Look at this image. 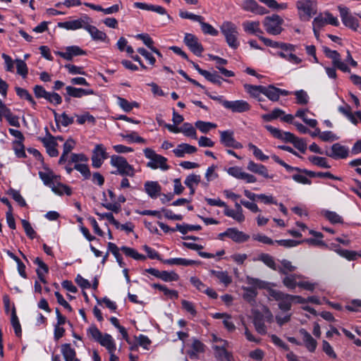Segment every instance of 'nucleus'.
<instances>
[{
	"label": "nucleus",
	"instance_id": "1",
	"mask_svg": "<svg viewBox=\"0 0 361 361\" xmlns=\"http://www.w3.org/2000/svg\"><path fill=\"white\" fill-rule=\"evenodd\" d=\"M87 334L93 340L104 347L109 353H115L116 350V343L110 334H103L94 325H92L87 329Z\"/></svg>",
	"mask_w": 361,
	"mask_h": 361
},
{
	"label": "nucleus",
	"instance_id": "2",
	"mask_svg": "<svg viewBox=\"0 0 361 361\" xmlns=\"http://www.w3.org/2000/svg\"><path fill=\"white\" fill-rule=\"evenodd\" d=\"M110 164L116 169L111 172L112 174L129 177H133L135 175L136 171L133 166L130 165L122 156L116 154L111 156Z\"/></svg>",
	"mask_w": 361,
	"mask_h": 361
},
{
	"label": "nucleus",
	"instance_id": "3",
	"mask_svg": "<svg viewBox=\"0 0 361 361\" xmlns=\"http://www.w3.org/2000/svg\"><path fill=\"white\" fill-rule=\"evenodd\" d=\"M212 99L219 102L226 109L233 113H243L250 111L251 106L245 100L228 101L223 99L222 96H212L209 92H205Z\"/></svg>",
	"mask_w": 361,
	"mask_h": 361
},
{
	"label": "nucleus",
	"instance_id": "4",
	"mask_svg": "<svg viewBox=\"0 0 361 361\" xmlns=\"http://www.w3.org/2000/svg\"><path fill=\"white\" fill-rule=\"evenodd\" d=\"M220 29L228 46L233 49H237L240 44L238 40V32L236 25L230 21H225Z\"/></svg>",
	"mask_w": 361,
	"mask_h": 361
},
{
	"label": "nucleus",
	"instance_id": "5",
	"mask_svg": "<svg viewBox=\"0 0 361 361\" xmlns=\"http://www.w3.org/2000/svg\"><path fill=\"white\" fill-rule=\"evenodd\" d=\"M144 154L146 158L149 159V161L147 164V167L152 169H160L163 171H166L169 169L166 164L167 159L157 154L153 149L146 148L144 149Z\"/></svg>",
	"mask_w": 361,
	"mask_h": 361
},
{
	"label": "nucleus",
	"instance_id": "6",
	"mask_svg": "<svg viewBox=\"0 0 361 361\" xmlns=\"http://www.w3.org/2000/svg\"><path fill=\"white\" fill-rule=\"evenodd\" d=\"M296 8L302 20H309L317 11V4L312 0H298L296 2Z\"/></svg>",
	"mask_w": 361,
	"mask_h": 361
},
{
	"label": "nucleus",
	"instance_id": "7",
	"mask_svg": "<svg viewBox=\"0 0 361 361\" xmlns=\"http://www.w3.org/2000/svg\"><path fill=\"white\" fill-rule=\"evenodd\" d=\"M283 20L276 14L267 16L263 20V25L267 33L273 35H279L283 28L281 27Z\"/></svg>",
	"mask_w": 361,
	"mask_h": 361
},
{
	"label": "nucleus",
	"instance_id": "8",
	"mask_svg": "<svg viewBox=\"0 0 361 361\" xmlns=\"http://www.w3.org/2000/svg\"><path fill=\"white\" fill-rule=\"evenodd\" d=\"M269 295L279 301V307L283 312L289 311L292 307V295L277 290H270Z\"/></svg>",
	"mask_w": 361,
	"mask_h": 361
},
{
	"label": "nucleus",
	"instance_id": "9",
	"mask_svg": "<svg viewBox=\"0 0 361 361\" xmlns=\"http://www.w3.org/2000/svg\"><path fill=\"white\" fill-rule=\"evenodd\" d=\"M324 154L334 159H346L349 155V149L348 147L337 142L334 144L331 148L326 149Z\"/></svg>",
	"mask_w": 361,
	"mask_h": 361
},
{
	"label": "nucleus",
	"instance_id": "10",
	"mask_svg": "<svg viewBox=\"0 0 361 361\" xmlns=\"http://www.w3.org/2000/svg\"><path fill=\"white\" fill-rule=\"evenodd\" d=\"M107 158L108 154L104 146L102 144L96 145L91 157L92 166L96 169L100 168Z\"/></svg>",
	"mask_w": 361,
	"mask_h": 361
},
{
	"label": "nucleus",
	"instance_id": "11",
	"mask_svg": "<svg viewBox=\"0 0 361 361\" xmlns=\"http://www.w3.org/2000/svg\"><path fill=\"white\" fill-rule=\"evenodd\" d=\"M324 52L328 58L332 59V63L334 67L345 73L350 72V69L346 63L341 61V55L337 51L331 50L328 47H324Z\"/></svg>",
	"mask_w": 361,
	"mask_h": 361
},
{
	"label": "nucleus",
	"instance_id": "12",
	"mask_svg": "<svg viewBox=\"0 0 361 361\" xmlns=\"http://www.w3.org/2000/svg\"><path fill=\"white\" fill-rule=\"evenodd\" d=\"M338 10L343 23L346 27L356 31L359 26L357 19L350 13L349 9L346 7L338 6Z\"/></svg>",
	"mask_w": 361,
	"mask_h": 361
},
{
	"label": "nucleus",
	"instance_id": "13",
	"mask_svg": "<svg viewBox=\"0 0 361 361\" xmlns=\"http://www.w3.org/2000/svg\"><path fill=\"white\" fill-rule=\"evenodd\" d=\"M220 142L227 147H232L234 149H241L243 145L240 142L235 140L234 137V133L232 130L219 131Z\"/></svg>",
	"mask_w": 361,
	"mask_h": 361
},
{
	"label": "nucleus",
	"instance_id": "14",
	"mask_svg": "<svg viewBox=\"0 0 361 361\" xmlns=\"http://www.w3.org/2000/svg\"><path fill=\"white\" fill-rule=\"evenodd\" d=\"M90 22V18L87 16H84L79 19L59 23L58 26L66 30H75L80 28L85 29L87 23Z\"/></svg>",
	"mask_w": 361,
	"mask_h": 361
},
{
	"label": "nucleus",
	"instance_id": "15",
	"mask_svg": "<svg viewBox=\"0 0 361 361\" xmlns=\"http://www.w3.org/2000/svg\"><path fill=\"white\" fill-rule=\"evenodd\" d=\"M240 6L244 11L255 15L262 16L269 13L267 8L260 6L255 0H244Z\"/></svg>",
	"mask_w": 361,
	"mask_h": 361
},
{
	"label": "nucleus",
	"instance_id": "16",
	"mask_svg": "<svg viewBox=\"0 0 361 361\" xmlns=\"http://www.w3.org/2000/svg\"><path fill=\"white\" fill-rule=\"evenodd\" d=\"M219 236L221 238L224 236L228 237L238 243H244L250 238L249 235L235 228H227L225 232L220 233Z\"/></svg>",
	"mask_w": 361,
	"mask_h": 361
},
{
	"label": "nucleus",
	"instance_id": "17",
	"mask_svg": "<svg viewBox=\"0 0 361 361\" xmlns=\"http://www.w3.org/2000/svg\"><path fill=\"white\" fill-rule=\"evenodd\" d=\"M184 42L196 56H201L203 52V47L198 42V39L194 35L186 33L184 37Z\"/></svg>",
	"mask_w": 361,
	"mask_h": 361
},
{
	"label": "nucleus",
	"instance_id": "18",
	"mask_svg": "<svg viewBox=\"0 0 361 361\" xmlns=\"http://www.w3.org/2000/svg\"><path fill=\"white\" fill-rule=\"evenodd\" d=\"M265 128L276 138L280 139L281 140L291 142L295 138V136L289 132H284L279 128H274L271 126L267 125L265 126Z\"/></svg>",
	"mask_w": 361,
	"mask_h": 361
},
{
	"label": "nucleus",
	"instance_id": "19",
	"mask_svg": "<svg viewBox=\"0 0 361 361\" xmlns=\"http://www.w3.org/2000/svg\"><path fill=\"white\" fill-rule=\"evenodd\" d=\"M55 54L64 59L71 61L74 56L85 55V51L78 46H70L66 48L65 51H56Z\"/></svg>",
	"mask_w": 361,
	"mask_h": 361
},
{
	"label": "nucleus",
	"instance_id": "20",
	"mask_svg": "<svg viewBox=\"0 0 361 361\" xmlns=\"http://www.w3.org/2000/svg\"><path fill=\"white\" fill-rule=\"evenodd\" d=\"M247 169L265 178H272L274 177V175H269V171L265 166L261 164H257L252 160L249 161Z\"/></svg>",
	"mask_w": 361,
	"mask_h": 361
},
{
	"label": "nucleus",
	"instance_id": "21",
	"mask_svg": "<svg viewBox=\"0 0 361 361\" xmlns=\"http://www.w3.org/2000/svg\"><path fill=\"white\" fill-rule=\"evenodd\" d=\"M300 334L302 337L305 347L310 352H314L317 346V341L305 329H300Z\"/></svg>",
	"mask_w": 361,
	"mask_h": 361
},
{
	"label": "nucleus",
	"instance_id": "22",
	"mask_svg": "<svg viewBox=\"0 0 361 361\" xmlns=\"http://www.w3.org/2000/svg\"><path fill=\"white\" fill-rule=\"evenodd\" d=\"M67 94L75 98H81L83 96L94 94V91L92 89H82L67 86L66 87Z\"/></svg>",
	"mask_w": 361,
	"mask_h": 361
},
{
	"label": "nucleus",
	"instance_id": "23",
	"mask_svg": "<svg viewBox=\"0 0 361 361\" xmlns=\"http://www.w3.org/2000/svg\"><path fill=\"white\" fill-rule=\"evenodd\" d=\"M145 190L152 199H156L160 195L161 188L157 181H147L145 183Z\"/></svg>",
	"mask_w": 361,
	"mask_h": 361
},
{
	"label": "nucleus",
	"instance_id": "24",
	"mask_svg": "<svg viewBox=\"0 0 361 361\" xmlns=\"http://www.w3.org/2000/svg\"><path fill=\"white\" fill-rule=\"evenodd\" d=\"M305 276L300 274H288L282 280L283 284L288 289L293 290L298 286L299 280Z\"/></svg>",
	"mask_w": 361,
	"mask_h": 361
},
{
	"label": "nucleus",
	"instance_id": "25",
	"mask_svg": "<svg viewBox=\"0 0 361 361\" xmlns=\"http://www.w3.org/2000/svg\"><path fill=\"white\" fill-rule=\"evenodd\" d=\"M34 264L37 265V268L36 269L37 274L39 281L43 283H47V281L44 278V275L48 273L49 268L48 266L42 261V259L39 257H35L33 259Z\"/></svg>",
	"mask_w": 361,
	"mask_h": 361
},
{
	"label": "nucleus",
	"instance_id": "26",
	"mask_svg": "<svg viewBox=\"0 0 361 361\" xmlns=\"http://www.w3.org/2000/svg\"><path fill=\"white\" fill-rule=\"evenodd\" d=\"M61 353L65 361H80L76 357V352L69 343L62 344L61 345Z\"/></svg>",
	"mask_w": 361,
	"mask_h": 361
},
{
	"label": "nucleus",
	"instance_id": "27",
	"mask_svg": "<svg viewBox=\"0 0 361 361\" xmlns=\"http://www.w3.org/2000/svg\"><path fill=\"white\" fill-rule=\"evenodd\" d=\"M224 343V345L218 346L215 345L214 347V355L217 360L219 361H231L233 359L232 355L228 353L224 346V344L226 343V341H221Z\"/></svg>",
	"mask_w": 361,
	"mask_h": 361
},
{
	"label": "nucleus",
	"instance_id": "28",
	"mask_svg": "<svg viewBox=\"0 0 361 361\" xmlns=\"http://www.w3.org/2000/svg\"><path fill=\"white\" fill-rule=\"evenodd\" d=\"M197 152V148L195 146L186 143H182L177 146L173 150V152L177 157H183L185 154H191Z\"/></svg>",
	"mask_w": 361,
	"mask_h": 361
},
{
	"label": "nucleus",
	"instance_id": "29",
	"mask_svg": "<svg viewBox=\"0 0 361 361\" xmlns=\"http://www.w3.org/2000/svg\"><path fill=\"white\" fill-rule=\"evenodd\" d=\"M85 30L90 33L94 40L104 41L106 38V33L98 30L95 26L90 25V23H87Z\"/></svg>",
	"mask_w": 361,
	"mask_h": 361
},
{
	"label": "nucleus",
	"instance_id": "30",
	"mask_svg": "<svg viewBox=\"0 0 361 361\" xmlns=\"http://www.w3.org/2000/svg\"><path fill=\"white\" fill-rule=\"evenodd\" d=\"M164 264L169 265L190 266L196 264V261L184 258H171L163 260Z\"/></svg>",
	"mask_w": 361,
	"mask_h": 361
},
{
	"label": "nucleus",
	"instance_id": "31",
	"mask_svg": "<svg viewBox=\"0 0 361 361\" xmlns=\"http://www.w3.org/2000/svg\"><path fill=\"white\" fill-rule=\"evenodd\" d=\"M210 273L216 276L225 286H228L232 282V278L227 271L211 270Z\"/></svg>",
	"mask_w": 361,
	"mask_h": 361
},
{
	"label": "nucleus",
	"instance_id": "32",
	"mask_svg": "<svg viewBox=\"0 0 361 361\" xmlns=\"http://www.w3.org/2000/svg\"><path fill=\"white\" fill-rule=\"evenodd\" d=\"M51 190L59 195L66 194L71 195L72 194L71 188L66 185L55 181V183L51 187Z\"/></svg>",
	"mask_w": 361,
	"mask_h": 361
},
{
	"label": "nucleus",
	"instance_id": "33",
	"mask_svg": "<svg viewBox=\"0 0 361 361\" xmlns=\"http://www.w3.org/2000/svg\"><path fill=\"white\" fill-rule=\"evenodd\" d=\"M263 94L272 102H276L279 99V88L274 85L264 86Z\"/></svg>",
	"mask_w": 361,
	"mask_h": 361
},
{
	"label": "nucleus",
	"instance_id": "34",
	"mask_svg": "<svg viewBox=\"0 0 361 361\" xmlns=\"http://www.w3.org/2000/svg\"><path fill=\"white\" fill-rule=\"evenodd\" d=\"M224 213L226 216L233 219L238 223H243L245 219L242 212L229 209L228 206L224 209Z\"/></svg>",
	"mask_w": 361,
	"mask_h": 361
},
{
	"label": "nucleus",
	"instance_id": "35",
	"mask_svg": "<svg viewBox=\"0 0 361 361\" xmlns=\"http://www.w3.org/2000/svg\"><path fill=\"white\" fill-rule=\"evenodd\" d=\"M244 87L247 92L254 98H259V97L264 92V86L262 85H252L245 84Z\"/></svg>",
	"mask_w": 361,
	"mask_h": 361
},
{
	"label": "nucleus",
	"instance_id": "36",
	"mask_svg": "<svg viewBox=\"0 0 361 361\" xmlns=\"http://www.w3.org/2000/svg\"><path fill=\"white\" fill-rule=\"evenodd\" d=\"M15 90H16V94L19 97H20L21 99H26L31 104V105L33 108H35L37 103L33 99L32 95L30 94V92L27 90L20 87H16Z\"/></svg>",
	"mask_w": 361,
	"mask_h": 361
},
{
	"label": "nucleus",
	"instance_id": "37",
	"mask_svg": "<svg viewBox=\"0 0 361 361\" xmlns=\"http://www.w3.org/2000/svg\"><path fill=\"white\" fill-rule=\"evenodd\" d=\"M257 260L264 262L269 268L277 270V266L274 258L269 254L262 253L258 255Z\"/></svg>",
	"mask_w": 361,
	"mask_h": 361
},
{
	"label": "nucleus",
	"instance_id": "38",
	"mask_svg": "<svg viewBox=\"0 0 361 361\" xmlns=\"http://www.w3.org/2000/svg\"><path fill=\"white\" fill-rule=\"evenodd\" d=\"M121 250L123 252V253L128 256L133 258L136 260H145L146 257L142 254L138 253L135 249L128 247L126 246H123L121 247Z\"/></svg>",
	"mask_w": 361,
	"mask_h": 361
},
{
	"label": "nucleus",
	"instance_id": "39",
	"mask_svg": "<svg viewBox=\"0 0 361 361\" xmlns=\"http://www.w3.org/2000/svg\"><path fill=\"white\" fill-rule=\"evenodd\" d=\"M180 133H183L187 137L197 139L196 130L190 123H184L183 125L180 127Z\"/></svg>",
	"mask_w": 361,
	"mask_h": 361
},
{
	"label": "nucleus",
	"instance_id": "40",
	"mask_svg": "<svg viewBox=\"0 0 361 361\" xmlns=\"http://www.w3.org/2000/svg\"><path fill=\"white\" fill-rule=\"evenodd\" d=\"M39 176L42 180L43 181L44 184L49 186V188L51 187V185L55 183L56 181V176L53 174L52 172H39Z\"/></svg>",
	"mask_w": 361,
	"mask_h": 361
},
{
	"label": "nucleus",
	"instance_id": "41",
	"mask_svg": "<svg viewBox=\"0 0 361 361\" xmlns=\"http://www.w3.org/2000/svg\"><path fill=\"white\" fill-rule=\"evenodd\" d=\"M309 161L314 165L324 169H329L331 166L328 164L327 160L324 157L310 156L308 157Z\"/></svg>",
	"mask_w": 361,
	"mask_h": 361
},
{
	"label": "nucleus",
	"instance_id": "42",
	"mask_svg": "<svg viewBox=\"0 0 361 361\" xmlns=\"http://www.w3.org/2000/svg\"><path fill=\"white\" fill-rule=\"evenodd\" d=\"M192 347V350L188 353L191 359L196 358L197 353L204 352V345L197 339L193 341Z\"/></svg>",
	"mask_w": 361,
	"mask_h": 361
},
{
	"label": "nucleus",
	"instance_id": "43",
	"mask_svg": "<svg viewBox=\"0 0 361 361\" xmlns=\"http://www.w3.org/2000/svg\"><path fill=\"white\" fill-rule=\"evenodd\" d=\"M281 267L277 268V271L285 275H288V272L294 271L296 269V267L293 266L292 263L287 259H283L281 261Z\"/></svg>",
	"mask_w": 361,
	"mask_h": 361
},
{
	"label": "nucleus",
	"instance_id": "44",
	"mask_svg": "<svg viewBox=\"0 0 361 361\" xmlns=\"http://www.w3.org/2000/svg\"><path fill=\"white\" fill-rule=\"evenodd\" d=\"M15 63H16L17 73L21 75L23 78H25L28 73V68L25 62L22 59H16Z\"/></svg>",
	"mask_w": 361,
	"mask_h": 361
},
{
	"label": "nucleus",
	"instance_id": "45",
	"mask_svg": "<svg viewBox=\"0 0 361 361\" xmlns=\"http://www.w3.org/2000/svg\"><path fill=\"white\" fill-rule=\"evenodd\" d=\"M261 3L265 4L269 8L274 10H284L287 8V4H279L276 0H259Z\"/></svg>",
	"mask_w": 361,
	"mask_h": 361
},
{
	"label": "nucleus",
	"instance_id": "46",
	"mask_svg": "<svg viewBox=\"0 0 361 361\" xmlns=\"http://www.w3.org/2000/svg\"><path fill=\"white\" fill-rule=\"evenodd\" d=\"M23 142V141H13L12 143L15 154L19 158L26 157L25 147Z\"/></svg>",
	"mask_w": 361,
	"mask_h": 361
},
{
	"label": "nucleus",
	"instance_id": "47",
	"mask_svg": "<svg viewBox=\"0 0 361 361\" xmlns=\"http://www.w3.org/2000/svg\"><path fill=\"white\" fill-rule=\"evenodd\" d=\"M296 97V103L300 105H305L309 102V96L307 93L303 90H298L294 92Z\"/></svg>",
	"mask_w": 361,
	"mask_h": 361
},
{
	"label": "nucleus",
	"instance_id": "48",
	"mask_svg": "<svg viewBox=\"0 0 361 361\" xmlns=\"http://www.w3.org/2000/svg\"><path fill=\"white\" fill-rule=\"evenodd\" d=\"M195 126L202 133H207L211 129L215 128L216 127V125L215 123H213L211 122H204L202 121H198L195 123Z\"/></svg>",
	"mask_w": 361,
	"mask_h": 361
},
{
	"label": "nucleus",
	"instance_id": "49",
	"mask_svg": "<svg viewBox=\"0 0 361 361\" xmlns=\"http://www.w3.org/2000/svg\"><path fill=\"white\" fill-rule=\"evenodd\" d=\"M306 111L303 109H299L297 111L295 114L296 117H299L302 119V121L309 126L312 128H315L317 125V121L315 119H310L307 118L305 116Z\"/></svg>",
	"mask_w": 361,
	"mask_h": 361
},
{
	"label": "nucleus",
	"instance_id": "50",
	"mask_svg": "<svg viewBox=\"0 0 361 361\" xmlns=\"http://www.w3.org/2000/svg\"><path fill=\"white\" fill-rule=\"evenodd\" d=\"M199 23L200 24L201 29L204 34L210 35L212 36L218 35V30H216L212 25L204 22L203 20H200Z\"/></svg>",
	"mask_w": 361,
	"mask_h": 361
},
{
	"label": "nucleus",
	"instance_id": "51",
	"mask_svg": "<svg viewBox=\"0 0 361 361\" xmlns=\"http://www.w3.org/2000/svg\"><path fill=\"white\" fill-rule=\"evenodd\" d=\"M202 228L200 225H189V224H177L176 230L183 234H186L189 231H199Z\"/></svg>",
	"mask_w": 361,
	"mask_h": 361
},
{
	"label": "nucleus",
	"instance_id": "52",
	"mask_svg": "<svg viewBox=\"0 0 361 361\" xmlns=\"http://www.w3.org/2000/svg\"><path fill=\"white\" fill-rule=\"evenodd\" d=\"M7 194L11 195L12 197V198L16 202H17L19 204V205H20L21 207H24L26 205V202H25L24 198L20 194L19 191H18L15 189H13V188H10L7 191Z\"/></svg>",
	"mask_w": 361,
	"mask_h": 361
},
{
	"label": "nucleus",
	"instance_id": "53",
	"mask_svg": "<svg viewBox=\"0 0 361 361\" xmlns=\"http://www.w3.org/2000/svg\"><path fill=\"white\" fill-rule=\"evenodd\" d=\"M160 279L166 282L177 281L179 276L175 271H161Z\"/></svg>",
	"mask_w": 361,
	"mask_h": 361
},
{
	"label": "nucleus",
	"instance_id": "54",
	"mask_svg": "<svg viewBox=\"0 0 361 361\" xmlns=\"http://www.w3.org/2000/svg\"><path fill=\"white\" fill-rule=\"evenodd\" d=\"M249 149L252 151L254 156L260 161H266L269 159V157L264 154L262 151L259 149L256 145L250 143L248 145Z\"/></svg>",
	"mask_w": 361,
	"mask_h": 361
},
{
	"label": "nucleus",
	"instance_id": "55",
	"mask_svg": "<svg viewBox=\"0 0 361 361\" xmlns=\"http://www.w3.org/2000/svg\"><path fill=\"white\" fill-rule=\"evenodd\" d=\"M259 21H245L243 23L244 30L250 34H254L258 26H259Z\"/></svg>",
	"mask_w": 361,
	"mask_h": 361
},
{
	"label": "nucleus",
	"instance_id": "56",
	"mask_svg": "<svg viewBox=\"0 0 361 361\" xmlns=\"http://www.w3.org/2000/svg\"><path fill=\"white\" fill-rule=\"evenodd\" d=\"M201 180V176L196 174H190L188 176L184 181L185 185L188 188L197 185Z\"/></svg>",
	"mask_w": 361,
	"mask_h": 361
},
{
	"label": "nucleus",
	"instance_id": "57",
	"mask_svg": "<svg viewBox=\"0 0 361 361\" xmlns=\"http://www.w3.org/2000/svg\"><path fill=\"white\" fill-rule=\"evenodd\" d=\"M336 252L341 257L348 259L355 260L357 257V252L348 250L338 249Z\"/></svg>",
	"mask_w": 361,
	"mask_h": 361
},
{
	"label": "nucleus",
	"instance_id": "58",
	"mask_svg": "<svg viewBox=\"0 0 361 361\" xmlns=\"http://www.w3.org/2000/svg\"><path fill=\"white\" fill-rule=\"evenodd\" d=\"M74 169L78 171L85 179H88L91 176L90 169L87 164H76L74 166Z\"/></svg>",
	"mask_w": 361,
	"mask_h": 361
},
{
	"label": "nucleus",
	"instance_id": "59",
	"mask_svg": "<svg viewBox=\"0 0 361 361\" xmlns=\"http://www.w3.org/2000/svg\"><path fill=\"white\" fill-rule=\"evenodd\" d=\"M179 16L181 18L183 19H190L193 21L200 22L202 20H204L203 17L201 16L195 15L192 13H189L188 11H185L183 10L179 11Z\"/></svg>",
	"mask_w": 361,
	"mask_h": 361
},
{
	"label": "nucleus",
	"instance_id": "60",
	"mask_svg": "<svg viewBox=\"0 0 361 361\" xmlns=\"http://www.w3.org/2000/svg\"><path fill=\"white\" fill-rule=\"evenodd\" d=\"M21 223L26 235L31 239L35 238L36 235V232L31 226L30 222L25 219H23L21 221Z\"/></svg>",
	"mask_w": 361,
	"mask_h": 361
},
{
	"label": "nucleus",
	"instance_id": "61",
	"mask_svg": "<svg viewBox=\"0 0 361 361\" xmlns=\"http://www.w3.org/2000/svg\"><path fill=\"white\" fill-rule=\"evenodd\" d=\"M88 159L84 154H75L72 153L70 154V159L68 160L69 164L74 163L75 164L78 162H86Z\"/></svg>",
	"mask_w": 361,
	"mask_h": 361
},
{
	"label": "nucleus",
	"instance_id": "62",
	"mask_svg": "<svg viewBox=\"0 0 361 361\" xmlns=\"http://www.w3.org/2000/svg\"><path fill=\"white\" fill-rule=\"evenodd\" d=\"M278 55L281 58L287 60L288 61H289L292 63H294V64H298L302 61V60L299 57H298L296 55H295L293 54H286L281 51V52L278 53Z\"/></svg>",
	"mask_w": 361,
	"mask_h": 361
},
{
	"label": "nucleus",
	"instance_id": "63",
	"mask_svg": "<svg viewBox=\"0 0 361 361\" xmlns=\"http://www.w3.org/2000/svg\"><path fill=\"white\" fill-rule=\"evenodd\" d=\"M325 217L332 224L342 223V217L334 212L327 211L325 212Z\"/></svg>",
	"mask_w": 361,
	"mask_h": 361
},
{
	"label": "nucleus",
	"instance_id": "64",
	"mask_svg": "<svg viewBox=\"0 0 361 361\" xmlns=\"http://www.w3.org/2000/svg\"><path fill=\"white\" fill-rule=\"evenodd\" d=\"M205 74L204 75V77L209 81L217 84L219 85H221V77L217 74L216 72L210 73L207 71Z\"/></svg>",
	"mask_w": 361,
	"mask_h": 361
}]
</instances>
